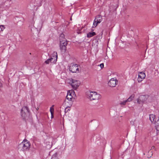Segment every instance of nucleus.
<instances>
[{
	"label": "nucleus",
	"instance_id": "nucleus-1",
	"mask_svg": "<svg viewBox=\"0 0 159 159\" xmlns=\"http://www.w3.org/2000/svg\"><path fill=\"white\" fill-rule=\"evenodd\" d=\"M30 143L27 140H24L18 146V149L23 151H28L30 148Z\"/></svg>",
	"mask_w": 159,
	"mask_h": 159
},
{
	"label": "nucleus",
	"instance_id": "nucleus-2",
	"mask_svg": "<svg viewBox=\"0 0 159 159\" xmlns=\"http://www.w3.org/2000/svg\"><path fill=\"white\" fill-rule=\"evenodd\" d=\"M73 94V95H75L74 91L72 90H70L67 92V95L66 96V99L64 101V104H66L67 103L69 104V105H71L72 104V99H74L73 95H70V94Z\"/></svg>",
	"mask_w": 159,
	"mask_h": 159
},
{
	"label": "nucleus",
	"instance_id": "nucleus-3",
	"mask_svg": "<svg viewBox=\"0 0 159 159\" xmlns=\"http://www.w3.org/2000/svg\"><path fill=\"white\" fill-rule=\"evenodd\" d=\"M87 97L91 100H98L101 98L100 95L95 92H87Z\"/></svg>",
	"mask_w": 159,
	"mask_h": 159
},
{
	"label": "nucleus",
	"instance_id": "nucleus-4",
	"mask_svg": "<svg viewBox=\"0 0 159 159\" xmlns=\"http://www.w3.org/2000/svg\"><path fill=\"white\" fill-rule=\"evenodd\" d=\"M21 115L23 119L25 120H27L30 116L28 108L26 107H23L21 110Z\"/></svg>",
	"mask_w": 159,
	"mask_h": 159
},
{
	"label": "nucleus",
	"instance_id": "nucleus-5",
	"mask_svg": "<svg viewBox=\"0 0 159 159\" xmlns=\"http://www.w3.org/2000/svg\"><path fill=\"white\" fill-rule=\"evenodd\" d=\"M69 69L70 71L73 73H78L80 72L78 66L77 64H71L69 67Z\"/></svg>",
	"mask_w": 159,
	"mask_h": 159
},
{
	"label": "nucleus",
	"instance_id": "nucleus-6",
	"mask_svg": "<svg viewBox=\"0 0 159 159\" xmlns=\"http://www.w3.org/2000/svg\"><path fill=\"white\" fill-rule=\"evenodd\" d=\"M64 39L65 40L61 41V42H60V47L61 51L65 52L66 50L67 43L66 40V39Z\"/></svg>",
	"mask_w": 159,
	"mask_h": 159
},
{
	"label": "nucleus",
	"instance_id": "nucleus-7",
	"mask_svg": "<svg viewBox=\"0 0 159 159\" xmlns=\"http://www.w3.org/2000/svg\"><path fill=\"white\" fill-rule=\"evenodd\" d=\"M102 20V16L100 15H98L96 16L94 19L93 22V25L96 27L98 24L100 23Z\"/></svg>",
	"mask_w": 159,
	"mask_h": 159
},
{
	"label": "nucleus",
	"instance_id": "nucleus-8",
	"mask_svg": "<svg viewBox=\"0 0 159 159\" xmlns=\"http://www.w3.org/2000/svg\"><path fill=\"white\" fill-rule=\"evenodd\" d=\"M71 85L73 88L76 90L80 85L79 82L76 80L72 79V83Z\"/></svg>",
	"mask_w": 159,
	"mask_h": 159
},
{
	"label": "nucleus",
	"instance_id": "nucleus-9",
	"mask_svg": "<svg viewBox=\"0 0 159 159\" xmlns=\"http://www.w3.org/2000/svg\"><path fill=\"white\" fill-rule=\"evenodd\" d=\"M117 80L116 78L111 79L108 83V85L111 87H114L116 85Z\"/></svg>",
	"mask_w": 159,
	"mask_h": 159
},
{
	"label": "nucleus",
	"instance_id": "nucleus-10",
	"mask_svg": "<svg viewBox=\"0 0 159 159\" xmlns=\"http://www.w3.org/2000/svg\"><path fill=\"white\" fill-rule=\"evenodd\" d=\"M146 76L145 73L143 72H141L139 73L138 78V82H141L143 79H144Z\"/></svg>",
	"mask_w": 159,
	"mask_h": 159
},
{
	"label": "nucleus",
	"instance_id": "nucleus-11",
	"mask_svg": "<svg viewBox=\"0 0 159 159\" xmlns=\"http://www.w3.org/2000/svg\"><path fill=\"white\" fill-rule=\"evenodd\" d=\"M53 54L55 56V57L54 58H53V59L54 60H52V61H51V63L54 64L57 61V52H54Z\"/></svg>",
	"mask_w": 159,
	"mask_h": 159
},
{
	"label": "nucleus",
	"instance_id": "nucleus-12",
	"mask_svg": "<svg viewBox=\"0 0 159 159\" xmlns=\"http://www.w3.org/2000/svg\"><path fill=\"white\" fill-rule=\"evenodd\" d=\"M155 118V116L153 114H151L149 115L150 120L152 122H153L154 121Z\"/></svg>",
	"mask_w": 159,
	"mask_h": 159
},
{
	"label": "nucleus",
	"instance_id": "nucleus-13",
	"mask_svg": "<svg viewBox=\"0 0 159 159\" xmlns=\"http://www.w3.org/2000/svg\"><path fill=\"white\" fill-rule=\"evenodd\" d=\"M140 99V101L142 102H144L146 100V96L145 95H141L139 97Z\"/></svg>",
	"mask_w": 159,
	"mask_h": 159
},
{
	"label": "nucleus",
	"instance_id": "nucleus-14",
	"mask_svg": "<svg viewBox=\"0 0 159 159\" xmlns=\"http://www.w3.org/2000/svg\"><path fill=\"white\" fill-rule=\"evenodd\" d=\"M96 34L95 32H90L87 34V37L88 38L91 37Z\"/></svg>",
	"mask_w": 159,
	"mask_h": 159
},
{
	"label": "nucleus",
	"instance_id": "nucleus-15",
	"mask_svg": "<svg viewBox=\"0 0 159 159\" xmlns=\"http://www.w3.org/2000/svg\"><path fill=\"white\" fill-rule=\"evenodd\" d=\"M65 105H66L67 106V107L66 108L65 110V113H66L70 110V106H71V105H69V104H67V103L66 104H65Z\"/></svg>",
	"mask_w": 159,
	"mask_h": 159
},
{
	"label": "nucleus",
	"instance_id": "nucleus-16",
	"mask_svg": "<svg viewBox=\"0 0 159 159\" xmlns=\"http://www.w3.org/2000/svg\"><path fill=\"white\" fill-rule=\"evenodd\" d=\"M134 94H132V95L129 98H128L127 100H126V101L127 102H130L134 98Z\"/></svg>",
	"mask_w": 159,
	"mask_h": 159
},
{
	"label": "nucleus",
	"instance_id": "nucleus-17",
	"mask_svg": "<svg viewBox=\"0 0 159 159\" xmlns=\"http://www.w3.org/2000/svg\"><path fill=\"white\" fill-rule=\"evenodd\" d=\"M54 60L53 59V58L52 57H51L50 58V59H48L47 60H46L45 61V62L46 64H49V63L50 62H51V61H52V60Z\"/></svg>",
	"mask_w": 159,
	"mask_h": 159
},
{
	"label": "nucleus",
	"instance_id": "nucleus-18",
	"mask_svg": "<svg viewBox=\"0 0 159 159\" xmlns=\"http://www.w3.org/2000/svg\"><path fill=\"white\" fill-rule=\"evenodd\" d=\"M64 39H65L64 38V34H61L59 37V40L60 42H61V41L65 40Z\"/></svg>",
	"mask_w": 159,
	"mask_h": 159
},
{
	"label": "nucleus",
	"instance_id": "nucleus-19",
	"mask_svg": "<svg viewBox=\"0 0 159 159\" xmlns=\"http://www.w3.org/2000/svg\"><path fill=\"white\" fill-rule=\"evenodd\" d=\"M50 111L51 113V118H52L53 117V111H54V109L52 107H51L50 108Z\"/></svg>",
	"mask_w": 159,
	"mask_h": 159
},
{
	"label": "nucleus",
	"instance_id": "nucleus-20",
	"mask_svg": "<svg viewBox=\"0 0 159 159\" xmlns=\"http://www.w3.org/2000/svg\"><path fill=\"white\" fill-rule=\"evenodd\" d=\"M5 29L4 25H0V32H2Z\"/></svg>",
	"mask_w": 159,
	"mask_h": 159
},
{
	"label": "nucleus",
	"instance_id": "nucleus-21",
	"mask_svg": "<svg viewBox=\"0 0 159 159\" xmlns=\"http://www.w3.org/2000/svg\"><path fill=\"white\" fill-rule=\"evenodd\" d=\"M126 102H127L126 101V100H125L123 102H120V105H125Z\"/></svg>",
	"mask_w": 159,
	"mask_h": 159
},
{
	"label": "nucleus",
	"instance_id": "nucleus-22",
	"mask_svg": "<svg viewBox=\"0 0 159 159\" xmlns=\"http://www.w3.org/2000/svg\"><path fill=\"white\" fill-rule=\"evenodd\" d=\"M137 102L139 104H141V103H142L143 102H142L140 101V98H139L137 99Z\"/></svg>",
	"mask_w": 159,
	"mask_h": 159
},
{
	"label": "nucleus",
	"instance_id": "nucleus-23",
	"mask_svg": "<svg viewBox=\"0 0 159 159\" xmlns=\"http://www.w3.org/2000/svg\"><path fill=\"white\" fill-rule=\"evenodd\" d=\"M51 159H58V158L57 157L54 156H52Z\"/></svg>",
	"mask_w": 159,
	"mask_h": 159
},
{
	"label": "nucleus",
	"instance_id": "nucleus-24",
	"mask_svg": "<svg viewBox=\"0 0 159 159\" xmlns=\"http://www.w3.org/2000/svg\"><path fill=\"white\" fill-rule=\"evenodd\" d=\"M100 66L101 68H102L104 67V64L103 63H101L100 64Z\"/></svg>",
	"mask_w": 159,
	"mask_h": 159
},
{
	"label": "nucleus",
	"instance_id": "nucleus-25",
	"mask_svg": "<svg viewBox=\"0 0 159 159\" xmlns=\"http://www.w3.org/2000/svg\"><path fill=\"white\" fill-rule=\"evenodd\" d=\"M70 95H73V96H74V95H73V94H71Z\"/></svg>",
	"mask_w": 159,
	"mask_h": 159
}]
</instances>
